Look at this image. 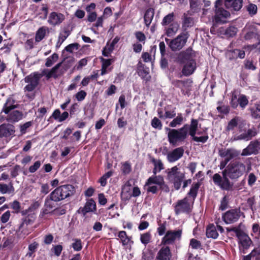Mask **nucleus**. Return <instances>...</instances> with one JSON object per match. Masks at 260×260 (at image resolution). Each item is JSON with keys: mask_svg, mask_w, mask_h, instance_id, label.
Here are the masks:
<instances>
[{"mask_svg": "<svg viewBox=\"0 0 260 260\" xmlns=\"http://www.w3.org/2000/svg\"><path fill=\"white\" fill-rule=\"evenodd\" d=\"M79 44L78 43H73L68 45L66 47L65 50L70 53H72L74 50H77L78 49Z\"/></svg>", "mask_w": 260, "mask_h": 260, "instance_id": "64", "label": "nucleus"}, {"mask_svg": "<svg viewBox=\"0 0 260 260\" xmlns=\"http://www.w3.org/2000/svg\"><path fill=\"white\" fill-rule=\"evenodd\" d=\"M258 28L254 24L246 25L243 31L246 32L244 35V39L246 40H249L255 38L258 35Z\"/></svg>", "mask_w": 260, "mask_h": 260, "instance_id": "19", "label": "nucleus"}, {"mask_svg": "<svg viewBox=\"0 0 260 260\" xmlns=\"http://www.w3.org/2000/svg\"><path fill=\"white\" fill-rule=\"evenodd\" d=\"M189 37V33L187 31H185L180 33L175 38L171 40L166 38L165 41L173 51H176L180 50L186 45Z\"/></svg>", "mask_w": 260, "mask_h": 260, "instance_id": "8", "label": "nucleus"}, {"mask_svg": "<svg viewBox=\"0 0 260 260\" xmlns=\"http://www.w3.org/2000/svg\"><path fill=\"white\" fill-rule=\"evenodd\" d=\"M219 155L230 161L231 160L238 157L240 154L239 151L234 148H221L219 150Z\"/></svg>", "mask_w": 260, "mask_h": 260, "instance_id": "15", "label": "nucleus"}, {"mask_svg": "<svg viewBox=\"0 0 260 260\" xmlns=\"http://www.w3.org/2000/svg\"><path fill=\"white\" fill-rule=\"evenodd\" d=\"M151 162L154 165L153 170L154 175H156L157 173L160 172L164 169V164L160 159H156L153 158L151 159Z\"/></svg>", "mask_w": 260, "mask_h": 260, "instance_id": "35", "label": "nucleus"}, {"mask_svg": "<svg viewBox=\"0 0 260 260\" xmlns=\"http://www.w3.org/2000/svg\"><path fill=\"white\" fill-rule=\"evenodd\" d=\"M237 32V29L234 26H230L228 27L225 31V35L229 37H233Z\"/></svg>", "mask_w": 260, "mask_h": 260, "instance_id": "52", "label": "nucleus"}, {"mask_svg": "<svg viewBox=\"0 0 260 260\" xmlns=\"http://www.w3.org/2000/svg\"><path fill=\"white\" fill-rule=\"evenodd\" d=\"M41 162L40 160L36 161L34 165L30 166L28 169L30 173H35L41 166Z\"/></svg>", "mask_w": 260, "mask_h": 260, "instance_id": "62", "label": "nucleus"}, {"mask_svg": "<svg viewBox=\"0 0 260 260\" xmlns=\"http://www.w3.org/2000/svg\"><path fill=\"white\" fill-rule=\"evenodd\" d=\"M184 149L181 147H178L168 153L167 158L169 162H174L181 158L184 154Z\"/></svg>", "mask_w": 260, "mask_h": 260, "instance_id": "16", "label": "nucleus"}, {"mask_svg": "<svg viewBox=\"0 0 260 260\" xmlns=\"http://www.w3.org/2000/svg\"><path fill=\"white\" fill-rule=\"evenodd\" d=\"M195 57V52L191 48H188L178 54L177 57V61L180 63H184L182 70L183 75L189 76L195 71L197 68Z\"/></svg>", "mask_w": 260, "mask_h": 260, "instance_id": "2", "label": "nucleus"}, {"mask_svg": "<svg viewBox=\"0 0 260 260\" xmlns=\"http://www.w3.org/2000/svg\"><path fill=\"white\" fill-rule=\"evenodd\" d=\"M198 127V120L195 119H192L189 126V135L192 137V139L195 142L203 143L206 142L209 138L207 135L201 137L196 136Z\"/></svg>", "mask_w": 260, "mask_h": 260, "instance_id": "11", "label": "nucleus"}, {"mask_svg": "<svg viewBox=\"0 0 260 260\" xmlns=\"http://www.w3.org/2000/svg\"><path fill=\"white\" fill-rule=\"evenodd\" d=\"M189 245L192 249H202V244L201 242L193 238L190 240Z\"/></svg>", "mask_w": 260, "mask_h": 260, "instance_id": "54", "label": "nucleus"}, {"mask_svg": "<svg viewBox=\"0 0 260 260\" xmlns=\"http://www.w3.org/2000/svg\"><path fill=\"white\" fill-rule=\"evenodd\" d=\"M259 149H260V142L258 140L251 141L248 146L243 150L241 155L246 156L256 154Z\"/></svg>", "mask_w": 260, "mask_h": 260, "instance_id": "17", "label": "nucleus"}, {"mask_svg": "<svg viewBox=\"0 0 260 260\" xmlns=\"http://www.w3.org/2000/svg\"><path fill=\"white\" fill-rule=\"evenodd\" d=\"M180 27L178 22H175L172 24L164 27V34L168 37L174 36L178 32Z\"/></svg>", "mask_w": 260, "mask_h": 260, "instance_id": "23", "label": "nucleus"}, {"mask_svg": "<svg viewBox=\"0 0 260 260\" xmlns=\"http://www.w3.org/2000/svg\"><path fill=\"white\" fill-rule=\"evenodd\" d=\"M15 126L10 124H3L0 125V137H8L14 136Z\"/></svg>", "mask_w": 260, "mask_h": 260, "instance_id": "18", "label": "nucleus"}, {"mask_svg": "<svg viewBox=\"0 0 260 260\" xmlns=\"http://www.w3.org/2000/svg\"><path fill=\"white\" fill-rule=\"evenodd\" d=\"M182 231L181 230L168 231L162 238L161 243L164 245L173 244L176 240H180Z\"/></svg>", "mask_w": 260, "mask_h": 260, "instance_id": "9", "label": "nucleus"}, {"mask_svg": "<svg viewBox=\"0 0 260 260\" xmlns=\"http://www.w3.org/2000/svg\"><path fill=\"white\" fill-rule=\"evenodd\" d=\"M228 231H233L235 233L236 236L239 240V248L241 253H246L247 250L252 244V241L250 237L243 232L241 231L238 228H233L228 229Z\"/></svg>", "mask_w": 260, "mask_h": 260, "instance_id": "7", "label": "nucleus"}, {"mask_svg": "<svg viewBox=\"0 0 260 260\" xmlns=\"http://www.w3.org/2000/svg\"><path fill=\"white\" fill-rule=\"evenodd\" d=\"M193 24V19L191 17L186 14H184L182 21V27L185 29L186 28L191 27Z\"/></svg>", "mask_w": 260, "mask_h": 260, "instance_id": "42", "label": "nucleus"}, {"mask_svg": "<svg viewBox=\"0 0 260 260\" xmlns=\"http://www.w3.org/2000/svg\"><path fill=\"white\" fill-rule=\"evenodd\" d=\"M151 240V235L150 232H146L140 235V241L145 246L150 242Z\"/></svg>", "mask_w": 260, "mask_h": 260, "instance_id": "46", "label": "nucleus"}, {"mask_svg": "<svg viewBox=\"0 0 260 260\" xmlns=\"http://www.w3.org/2000/svg\"><path fill=\"white\" fill-rule=\"evenodd\" d=\"M241 211L239 209H231L222 215V219L226 224H231L236 222L241 216Z\"/></svg>", "mask_w": 260, "mask_h": 260, "instance_id": "12", "label": "nucleus"}, {"mask_svg": "<svg viewBox=\"0 0 260 260\" xmlns=\"http://www.w3.org/2000/svg\"><path fill=\"white\" fill-rule=\"evenodd\" d=\"M62 62H60L56 64L54 67H53L50 71L46 74V76L47 79H49L53 77L55 79L57 78L60 76L61 74L58 73L59 68L61 67Z\"/></svg>", "mask_w": 260, "mask_h": 260, "instance_id": "32", "label": "nucleus"}, {"mask_svg": "<svg viewBox=\"0 0 260 260\" xmlns=\"http://www.w3.org/2000/svg\"><path fill=\"white\" fill-rule=\"evenodd\" d=\"M113 174L112 171H108L103 175L100 179L99 182L102 186H105L107 184V180L110 178Z\"/></svg>", "mask_w": 260, "mask_h": 260, "instance_id": "49", "label": "nucleus"}, {"mask_svg": "<svg viewBox=\"0 0 260 260\" xmlns=\"http://www.w3.org/2000/svg\"><path fill=\"white\" fill-rule=\"evenodd\" d=\"M49 33V29L47 26H42L40 27L36 31L35 35V41L40 42L43 40L47 34Z\"/></svg>", "mask_w": 260, "mask_h": 260, "instance_id": "29", "label": "nucleus"}, {"mask_svg": "<svg viewBox=\"0 0 260 260\" xmlns=\"http://www.w3.org/2000/svg\"><path fill=\"white\" fill-rule=\"evenodd\" d=\"M229 54H231L233 57H238L240 58H243L245 55L244 51L239 49H235L233 51L230 52Z\"/></svg>", "mask_w": 260, "mask_h": 260, "instance_id": "55", "label": "nucleus"}, {"mask_svg": "<svg viewBox=\"0 0 260 260\" xmlns=\"http://www.w3.org/2000/svg\"><path fill=\"white\" fill-rule=\"evenodd\" d=\"M117 236L120 239L122 245L124 246H127L129 243L133 244V241L131 240V237H128L125 231H121L118 233Z\"/></svg>", "mask_w": 260, "mask_h": 260, "instance_id": "31", "label": "nucleus"}, {"mask_svg": "<svg viewBox=\"0 0 260 260\" xmlns=\"http://www.w3.org/2000/svg\"><path fill=\"white\" fill-rule=\"evenodd\" d=\"M175 14L173 12L168 14L163 18L161 22V25L164 27L173 23L177 22L175 21Z\"/></svg>", "mask_w": 260, "mask_h": 260, "instance_id": "34", "label": "nucleus"}, {"mask_svg": "<svg viewBox=\"0 0 260 260\" xmlns=\"http://www.w3.org/2000/svg\"><path fill=\"white\" fill-rule=\"evenodd\" d=\"M229 204V199L227 196H224L221 200L220 202V205L219 207V209L221 210H224L228 207Z\"/></svg>", "mask_w": 260, "mask_h": 260, "instance_id": "59", "label": "nucleus"}, {"mask_svg": "<svg viewBox=\"0 0 260 260\" xmlns=\"http://www.w3.org/2000/svg\"><path fill=\"white\" fill-rule=\"evenodd\" d=\"M58 59V55L54 53L51 56L48 57L46 60L45 62V66L47 67H50L53 65V64L55 62L57 59Z\"/></svg>", "mask_w": 260, "mask_h": 260, "instance_id": "47", "label": "nucleus"}, {"mask_svg": "<svg viewBox=\"0 0 260 260\" xmlns=\"http://www.w3.org/2000/svg\"><path fill=\"white\" fill-rule=\"evenodd\" d=\"M159 186H157L154 184L148 185L147 182H146L144 185V189L146 190L148 193L151 192L153 194L157 193L159 189Z\"/></svg>", "mask_w": 260, "mask_h": 260, "instance_id": "48", "label": "nucleus"}, {"mask_svg": "<svg viewBox=\"0 0 260 260\" xmlns=\"http://www.w3.org/2000/svg\"><path fill=\"white\" fill-rule=\"evenodd\" d=\"M172 257L170 249L168 246H164L160 248L156 256L158 260H170Z\"/></svg>", "mask_w": 260, "mask_h": 260, "instance_id": "26", "label": "nucleus"}, {"mask_svg": "<svg viewBox=\"0 0 260 260\" xmlns=\"http://www.w3.org/2000/svg\"><path fill=\"white\" fill-rule=\"evenodd\" d=\"M131 185L125 184L122 188L121 192V198L122 201H127L132 197V193L131 192Z\"/></svg>", "mask_w": 260, "mask_h": 260, "instance_id": "30", "label": "nucleus"}, {"mask_svg": "<svg viewBox=\"0 0 260 260\" xmlns=\"http://www.w3.org/2000/svg\"><path fill=\"white\" fill-rule=\"evenodd\" d=\"M62 249L63 247L62 245L58 244L56 245H53L51 250L55 256H59L60 255Z\"/></svg>", "mask_w": 260, "mask_h": 260, "instance_id": "53", "label": "nucleus"}, {"mask_svg": "<svg viewBox=\"0 0 260 260\" xmlns=\"http://www.w3.org/2000/svg\"><path fill=\"white\" fill-rule=\"evenodd\" d=\"M151 125L153 128L161 129L162 128V123L160 120L157 117H154L151 121Z\"/></svg>", "mask_w": 260, "mask_h": 260, "instance_id": "56", "label": "nucleus"}, {"mask_svg": "<svg viewBox=\"0 0 260 260\" xmlns=\"http://www.w3.org/2000/svg\"><path fill=\"white\" fill-rule=\"evenodd\" d=\"M72 29H70V26L64 27L60 32L58 39L61 40V42H64L67 38L70 35Z\"/></svg>", "mask_w": 260, "mask_h": 260, "instance_id": "38", "label": "nucleus"}, {"mask_svg": "<svg viewBox=\"0 0 260 260\" xmlns=\"http://www.w3.org/2000/svg\"><path fill=\"white\" fill-rule=\"evenodd\" d=\"M63 20L64 16L62 14L53 12L50 14L48 22L50 24L55 26L61 23Z\"/></svg>", "mask_w": 260, "mask_h": 260, "instance_id": "25", "label": "nucleus"}, {"mask_svg": "<svg viewBox=\"0 0 260 260\" xmlns=\"http://www.w3.org/2000/svg\"><path fill=\"white\" fill-rule=\"evenodd\" d=\"M248 98L244 94H233L231 101V106L236 109L239 106L242 109H244L248 104Z\"/></svg>", "mask_w": 260, "mask_h": 260, "instance_id": "14", "label": "nucleus"}, {"mask_svg": "<svg viewBox=\"0 0 260 260\" xmlns=\"http://www.w3.org/2000/svg\"><path fill=\"white\" fill-rule=\"evenodd\" d=\"M121 170L123 174L126 175L129 174L132 171L131 164L128 161H125L122 164Z\"/></svg>", "mask_w": 260, "mask_h": 260, "instance_id": "50", "label": "nucleus"}, {"mask_svg": "<svg viewBox=\"0 0 260 260\" xmlns=\"http://www.w3.org/2000/svg\"><path fill=\"white\" fill-rule=\"evenodd\" d=\"M189 126L190 125L185 124L178 129L166 127V129L168 132V139L170 144L176 146L178 144L184 142L188 134L189 135Z\"/></svg>", "mask_w": 260, "mask_h": 260, "instance_id": "4", "label": "nucleus"}, {"mask_svg": "<svg viewBox=\"0 0 260 260\" xmlns=\"http://www.w3.org/2000/svg\"><path fill=\"white\" fill-rule=\"evenodd\" d=\"M166 172L167 180L173 184L175 190H179L181 187L183 179L185 177V172L181 171L177 166L168 169Z\"/></svg>", "mask_w": 260, "mask_h": 260, "instance_id": "5", "label": "nucleus"}, {"mask_svg": "<svg viewBox=\"0 0 260 260\" xmlns=\"http://www.w3.org/2000/svg\"><path fill=\"white\" fill-rule=\"evenodd\" d=\"M29 231L26 228H24L23 224H21L19 229L17 231V235L19 238H24L29 234Z\"/></svg>", "mask_w": 260, "mask_h": 260, "instance_id": "45", "label": "nucleus"}, {"mask_svg": "<svg viewBox=\"0 0 260 260\" xmlns=\"http://www.w3.org/2000/svg\"><path fill=\"white\" fill-rule=\"evenodd\" d=\"M32 122L31 121H28L25 122L22 125L20 126V133L21 135H23L25 134L27 132V129L31 126Z\"/></svg>", "mask_w": 260, "mask_h": 260, "instance_id": "61", "label": "nucleus"}, {"mask_svg": "<svg viewBox=\"0 0 260 260\" xmlns=\"http://www.w3.org/2000/svg\"><path fill=\"white\" fill-rule=\"evenodd\" d=\"M11 207L14 210V213H19L21 209V206L20 203L17 200L14 201L12 203H10Z\"/></svg>", "mask_w": 260, "mask_h": 260, "instance_id": "57", "label": "nucleus"}, {"mask_svg": "<svg viewBox=\"0 0 260 260\" xmlns=\"http://www.w3.org/2000/svg\"><path fill=\"white\" fill-rule=\"evenodd\" d=\"M17 107V105L16 104V100L13 96H9L3 106L1 113L4 112L5 114H8L11 110Z\"/></svg>", "mask_w": 260, "mask_h": 260, "instance_id": "21", "label": "nucleus"}, {"mask_svg": "<svg viewBox=\"0 0 260 260\" xmlns=\"http://www.w3.org/2000/svg\"><path fill=\"white\" fill-rule=\"evenodd\" d=\"M221 104V102H218L219 106L217 107V111L221 114H228L229 112V108L228 106H222Z\"/></svg>", "mask_w": 260, "mask_h": 260, "instance_id": "58", "label": "nucleus"}, {"mask_svg": "<svg viewBox=\"0 0 260 260\" xmlns=\"http://www.w3.org/2000/svg\"><path fill=\"white\" fill-rule=\"evenodd\" d=\"M206 235L208 238L216 239L218 236L216 228L213 225H209L206 229Z\"/></svg>", "mask_w": 260, "mask_h": 260, "instance_id": "37", "label": "nucleus"}, {"mask_svg": "<svg viewBox=\"0 0 260 260\" xmlns=\"http://www.w3.org/2000/svg\"><path fill=\"white\" fill-rule=\"evenodd\" d=\"M224 5L231 10L239 11L242 6V0H225Z\"/></svg>", "mask_w": 260, "mask_h": 260, "instance_id": "27", "label": "nucleus"}, {"mask_svg": "<svg viewBox=\"0 0 260 260\" xmlns=\"http://www.w3.org/2000/svg\"><path fill=\"white\" fill-rule=\"evenodd\" d=\"M251 115L254 119L260 118V102L256 103L250 108Z\"/></svg>", "mask_w": 260, "mask_h": 260, "instance_id": "36", "label": "nucleus"}, {"mask_svg": "<svg viewBox=\"0 0 260 260\" xmlns=\"http://www.w3.org/2000/svg\"><path fill=\"white\" fill-rule=\"evenodd\" d=\"M43 74L35 72L26 76L24 78V81L26 85L23 88L24 95L29 100L32 101L36 97V88L40 83Z\"/></svg>", "mask_w": 260, "mask_h": 260, "instance_id": "3", "label": "nucleus"}, {"mask_svg": "<svg viewBox=\"0 0 260 260\" xmlns=\"http://www.w3.org/2000/svg\"><path fill=\"white\" fill-rule=\"evenodd\" d=\"M239 121V118L237 117L232 119L228 123L226 127V131L228 132L233 131L237 127Z\"/></svg>", "mask_w": 260, "mask_h": 260, "instance_id": "44", "label": "nucleus"}, {"mask_svg": "<svg viewBox=\"0 0 260 260\" xmlns=\"http://www.w3.org/2000/svg\"><path fill=\"white\" fill-rule=\"evenodd\" d=\"M221 0H216L215 2V7L216 8V12L214 18L216 22L224 23L226 22L225 19L228 18L230 14L229 12L222 8H218V7L221 5Z\"/></svg>", "mask_w": 260, "mask_h": 260, "instance_id": "13", "label": "nucleus"}, {"mask_svg": "<svg viewBox=\"0 0 260 260\" xmlns=\"http://www.w3.org/2000/svg\"><path fill=\"white\" fill-rule=\"evenodd\" d=\"M256 135V132L254 129H248L246 132L239 136H235L233 139L234 141L243 140L247 141L251 140L253 137L255 136Z\"/></svg>", "mask_w": 260, "mask_h": 260, "instance_id": "24", "label": "nucleus"}, {"mask_svg": "<svg viewBox=\"0 0 260 260\" xmlns=\"http://www.w3.org/2000/svg\"><path fill=\"white\" fill-rule=\"evenodd\" d=\"M100 60L102 62V67L107 69H108V67L111 64L112 62H113L112 59H105L103 57H101Z\"/></svg>", "mask_w": 260, "mask_h": 260, "instance_id": "60", "label": "nucleus"}, {"mask_svg": "<svg viewBox=\"0 0 260 260\" xmlns=\"http://www.w3.org/2000/svg\"><path fill=\"white\" fill-rule=\"evenodd\" d=\"M200 184L199 183H195L192 184L189 191L188 192V195L193 198V200L195 199L197 196L198 191L200 187Z\"/></svg>", "mask_w": 260, "mask_h": 260, "instance_id": "43", "label": "nucleus"}, {"mask_svg": "<svg viewBox=\"0 0 260 260\" xmlns=\"http://www.w3.org/2000/svg\"><path fill=\"white\" fill-rule=\"evenodd\" d=\"M147 184H154L161 187L164 183V179L162 176L154 175L150 177L146 181Z\"/></svg>", "mask_w": 260, "mask_h": 260, "instance_id": "28", "label": "nucleus"}, {"mask_svg": "<svg viewBox=\"0 0 260 260\" xmlns=\"http://www.w3.org/2000/svg\"><path fill=\"white\" fill-rule=\"evenodd\" d=\"M80 211L84 216L87 213L95 212L96 211L95 202L92 199L87 200L84 207L79 209V212Z\"/></svg>", "mask_w": 260, "mask_h": 260, "instance_id": "20", "label": "nucleus"}, {"mask_svg": "<svg viewBox=\"0 0 260 260\" xmlns=\"http://www.w3.org/2000/svg\"><path fill=\"white\" fill-rule=\"evenodd\" d=\"M247 10L249 14L253 15L257 13V8L256 5L250 4L247 6Z\"/></svg>", "mask_w": 260, "mask_h": 260, "instance_id": "63", "label": "nucleus"}, {"mask_svg": "<svg viewBox=\"0 0 260 260\" xmlns=\"http://www.w3.org/2000/svg\"><path fill=\"white\" fill-rule=\"evenodd\" d=\"M75 191L74 187L70 184L61 185L57 187L50 194L51 200L58 202L73 195Z\"/></svg>", "mask_w": 260, "mask_h": 260, "instance_id": "6", "label": "nucleus"}, {"mask_svg": "<svg viewBox=\"0 0 260 260\" xmlns=\"http://www.w3.org/2000/svg\"><path fill=\"white\" fill-rule=\"evenodd\" d=\"M251 170V165L250 161H246L245 163H243L240 160H233L222 172L223 177L220 174L216 173L213 176V181L221 189L229 191L233 187V184L231 183L229 178L232 180H237Z\"/></svg>", "mask_w": 260, "mask_h": 260, "instance_id": "1", "label": "nucleus"}, {"mask_svg": "<svg viewBox=\"0 0 260 260\" xmlns=\"http://www.w3.org/2000/svg\"><path fill=\"white\" fill-rule=\"evenodd\" d=\"M192 206L188 202L187 197L178 200L174 207L175 214L178 215L181 213L188 214L191 211Z\"/></svg>", "mask_w": 260, "mask_h": 260, "instance_id": "10", "label": "nucleus"}, {"mask_svg": "<svg viewBox=\"0 0 260 260\" xmlns=\"http://www.w3.org/2000/svg\"><path fill=\"white\" fill-rule=\"evenodd\" d=\"M73 241L72 246L74 250L76 251H80L82 248L81 240L79 239H75Z\"/></svg>", "mask_w": 260, "mask_h": 260, "instance_id": "51", "label": "nucleus"}, {"mask_svg": "<svg viewBox=\"0 0 260 260\" xmlns=\"http://www.w3.org/2000/svg\"><path fill=\"white\" fill-rule=\"evenodd\" d=\"M154 15V10L152 8L148 9L144 14V19L145 25L149 27L150 25Z\"/></svg>", "mask_w": 260, "mask_h": 260, "instance_id": "33", "label": "nucleus"}, {"mask_svg": "<svg viewBox=\"0 0 260 260\" xmlns=\"http://www.w3.org/2000/svg\"><path fill=\"white\" fill-rule=\"evenodd\" d=\"M184 117L181 113H178L176 117L170 123L169 126L171 127H176L178 125H180L184 121Z\"/></svg>", "mask_w": 260, "mask_h": 260, "instance_id": "40", "label": "nucleus"}, {"mask_svg": "<svg viewBox=\"0 0 260 260\" xmlns=\"http://www.w3.org/2000/svg\"><path fill=\"white\" fill-rule=\"evenodd\" d=\"M39 247V243L35 241L28 245V251L26 256L28 257H34V253L37 251Z\"/></svg>", "mask_w": 260, "mask_h": 260, "instance_id": "41", "label": "nucleus"}, {"mask_svg": "<svg viewBox=\"0 0 260 260\" xmlns=\"http://www.w3.org/2000/svg\"><path fill=\"white\" fill-rule=\"evenodd\" d=\"M14 191V188L12 183L9 185L4 183H0V192L2 194L10 193Z\"/></svg>", "mask_w": 260, "mask_h": 260, "instance_id": "39", "label": "nucleus"}, {"mask_svg": "<svg viewBox=\"0 0 260 260\" xmlns=\"http://www.w3.org/2000/svg\"><path fill=\"white\" fill-rule=\"evenodd\" d=\"M6 117V119L8 122L11 123L17 122L23 118V114L21 111L19 110H14L10 111Z\"/></svg>", "mask_w": 260, "mask_h": 260, "instance_id": "22", "label": "nucleus"}]
</instances>
